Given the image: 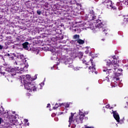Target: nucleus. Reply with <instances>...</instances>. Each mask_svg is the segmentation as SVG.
Masks as SVG:
<instances>
[{
  "instance_id": "nucleus-45",
  "label": "nucleus",
  "mask_w": 128,
  "mask_h": 128,
  "mask_svg": "<svg viewBox=\"0 0 128 128\" xmlns=\"http://www.w3.org/2000/svg\"><path fill=\"white\" fill-rule=\"evenodd\" d=\"M12 70H10V72H12Z\"/></svg>"
},
{
  "instance_id": "nucleus-44",
  "label": "nucleus",
  "mask_w": 128,
  "mask_h": 128,
  "mask_svg": "<svg viewBox=\"0 0 128 128\" xmlns=\"http://www.w3.org/2000/svg\"><path fill=\"white\" fill-rule=\"evenodd\" d=\"M48 50H50L49 48H48Z\"/></svg>"
},
{
  "instance_id": "nucleus-14",
  "label": "nucleus",
  "mask_w": 128,
  "mask_h": 128,
  "mask_svg": "<svg viewBox=\"0 0 128 128\" xmlns=\"http://www.w3.org/2000/svg\"><path fill=\"white\" fill-rule=\"evenodd\" d=\"M75 42H77L78 44H84V41L82 39L76 40Z\"/></svg>"
},
{
  "instance_id": "nucleus-2",
  "label": "nucleus",
  "mask_w": 128,
  "mask_h": 128,
  "mask_svg": "<svg viewBox=\"0 0 128 128\" xmlns=\"http://www.w3.org/2000/svg\"><path fill=\"white\" fill-rule=\"evenodd\" d=\"M90 60L92 66H88L89 64L88 62H86V60H82L83 66H82V68H88V69L90 70V72H96V65L94 64V62H92V60Z\"/></svg>"
},
{
  "instance_id": "nucleus-23",
  "label": "nucleus",
  "mask_w": 128,
  "mask_h": 128,
  "mask_svg": "<svg viewBox=\"0 0 128 128\" xmlns=\"http://www.w3.org/2000/svg\"><path fill=\"white\" fill-rule=\"evenodd\" d=\"M20 70L18 67H16L15 68H12V70Z\"/></svg>"
},
{
  "instance_id": "nucleus-15",
  "label": "nucleus",
  "mask_w": 128,
  "mask_h": 128,
  "mask_svg": "<svg viewBox=\"0 0 128 128\" xmlns=\"http://www.w3.org/2000/svg\"><path fill=\"white\" fill-rule=\"evenodd\" d=\"M64 106V104H59L56 103L55 104V106L53 107V110H56L58 106Z\"/></svg>"
},
{
  "instance_id": "nucleus-22",
  "label": "nucleus",
  "mask_w": 128,
  "mask_h": 128,
  "mask_svg": "<svg viewBox=\"0 0 128 128\" xmlns=\"http://www.w3.org/2000/svg\"><path fill=\"white\" fill-rule=\"evenodd\" d=\"M38 14L39 16L41 14H42V12L40 10H38L36 12Z\"/></svg>"
},
{
  "instance_id": "nucleus-25",
  "label": "nucleus",
  "mask_w": 128,
  "mask_h": 128,
  "mask_svg": "<svg viewBox=\"0 0 128 128\" xmlns=\"http://www.w3.org/2000/svg\"><path fill=\"white\" fill-rule=\"evenodd\" d=\"M22 62L24 64H27V62H26V58H24V59H23Z\"/></svg>"
},
{
  "instance_id": "nucleus-39",
  "label": "nucleus",
  "mask_w": 128,
  "mask_h": 128,
  "mask_svg": "<svg viewBox=\"0 0 128 128\" xmlns=\"http://www.w3.org/2000/svg\"><path fill=\"white\" fill-rule=\"evenodd\" d=\"M9 58H11V60H14V57H13L12 56H10L9 57Z\"/></svg>"
},
{
  "instance_id": "nucleus-13",
  "label": "nucleus",
  "mask_w": 128,
  "mask_h": 128,
  "mask_svg": "<svg viewBox=\"0 0 128 128\" xmlns=\"http://www.w3.org/2000/svg\"><path fill=\"white\" fill-rule=\"evenodd\" d=\"M104 2L106 3V6H107L108 8H110L111 6H112V2L110 0Z\"/></svg>"
},
{
  "instance_id": "nucleus-27",
  "label": "nucleus",
  "mask_w": 128,
  "mask_h": 128,
  "mask_svg": "<svg viewBox=\"0 0 128 128\" xmlns=\"http://www.w3.org/2000/svg\"><path fill=\"white\" fill-rule=\"evenodd\" d=\"M96 16H92V20H96V19L95 18Z\"/></svg>"
},
{
  "instance_id": "nucleus-31",
  "label": "nucleus",
  "mask_w": 128,
  "mask_h": 128,
  "mask_svg": "<svg viewBox=\"0 0 128 128\" xmlns=\"http://www.w3.org/2000/svg\"><path fill=\"white\" fill-rule=\"evenodd\" d=\"M110 104H108L106 106V108H110Z\"/></svg>"
},
{
  "instance_id": "nucleus-42",
  "label": "nucleus",
  "mask_w": 128,
  "mask_h": 128,
  "mask_svg": "<svg viewBox=\"0 0 128 128\" xmlns=\"http://www.w3.org/2000/svg\"><path fill=\"white\" fill-rule=\"evenodd\" d=\"M27 125H28V126H30V123L28 122V123L27 124Z\"/></svg>"
},
{
  "instance_id": "nucleus-24",
  "label": "nucleus",
  "mask_w": 128,
  "mask_h": 128,
  "mask_svg": "<svg viewBox=\"0 0 128 128\" xmlns=\"http://www.w3.org/2000/svg\"><path fill=\"white\" fill-rule=\"evenodd\" d=\"M65 108H70V104H68V103H66V104H65Z\"/></svg>"
},
{
  "instance_id": "nucleus-19",
  "label": "nucleus",
  "mask_w": 128,
  "mask_h": 128,
  "mask_svg": "<svg viewBox=\"0 0 128 128\" xmlns=\"http://www.w3.org/2000/svg\"><path fill=\"white\" fill-rule=\"evenodd\" d=\"M78 56H80V58H82L84 56V53L82 52H79L78 54Z\"/></svg>"
},
{
  "instance_id": "nucleus-3",
  "label": "nucleus",
  "mask_w": 128,
  "mask_h": 128,
  "mask_svg": "<svg viewBox=\"0 0 128 128\" xmlns=\"http://www.w3.org/2000/svg\"><path fill=\"white\" fill-rule=\"evenodd\" d=\"M104 72H106V74L107 76L106 77L105 80H107V82H110L109 78H112V76L116 72V70L114 69V67H112L111 69H107L106 70H103Z\"/></svg>"
},
{
  "instance_id": "nucleus-6",
  "label": "nucleus",
  "mask_w": 128,
  "mask_h": 128,
  "mask_svg": "<svg viewBox=\"0 0 128 128\" xmlns=\"http://www.w3.org/2000/svg\"><path fill=\"white\" fill-rule=\"evenodd\" d=\"M117 70L118 72H114V75L115 76H116V78H114V80H120V78H118V76H120V72H122V68H118V70Z\"/></svg>"
},
{
  "instance_id": "nucleus-35",
  "label": "nucleus",
  "mask_w": 128,
  "mask_h": 128,
  "mask_svg": "<svg viewBox=\"0 0 128 128\" xmlns=\"http://www.w3.org/2000/svg\"><path fill=\"white\" fill-rule=\"evenodd\" d=\"M59 38H60V40H62L64 38V36H60Z\"/></svg>"
},
{
  "instance_id": "nucleus-7",
  "label": "nucleus",
  "mask_w": 128,
  "mask_h": 128,
  "mask_svg": "<svg viewBox=\"0 0 128 128\" xmlns=\"http://www.w3.org/2000/svg\"><path fill=\"white\" fill-rule=\"evenodd\" d=\"M112 112L114 118H115L118 122H120V115L118 114V113L116 111H114V110H112Z\"/></svg>"
},
{
  "instance_id": "nucleus-10",
  "label": "nucleus",
  "mask_w": 128,
  "mask_h": 128,
  "mask_svg": "<svg viewBox=\"0 0 128 128\" xmlns=\"http://www.w3.org/2000/svg\"><path fill=\"white\" fill-rule=\"evenodd\" d=\"M22 120H17L15 122V125L17 126V128H22Z\"/></svg>"
},
{
  "instance_id": "nucleus-30",
  "label": "nucleus",
  "mask_w": 128,
  "mask_h": 128,
  "mask_svg": "<svg viewBox=\"0 0 128 128\" xmlns=\"http://www.w3.org/2000/svg\"><path fill=\"white\" fill-rule=\"evenodd\" d=\"M5 56H8V58H10V54H7L5 55Z\"/></svg>"
},
{
  "instance_id": "nucleus-38",
  "label": "nucleus",
  "mask_w": 128,
  "mask_h": 128,
  "mask_svg": "<svg viewBox=\"0 0 128 128\" xmlns=\"http://www.w3.org/2000/svg\"><path fill=\"white\" fill-rule=\"evenodd\" d=\"M50 104H47L46 108H50Z\"/></svg>"
},
{
  "instance_id": "nucleus-16",
  "label": "nucleus",
  "mask_w": 128,
  "mask_h": 128,
  "mask_svg": "<svg viewBox=\"0 0 128 128\" xmlns=\"http://www.w3.org/2000/svg\"><path fill=\"white\" fill-rule=\"evenodd\" d=\"M74 122H73V124L76 126V124H80V119L78 118H76L74 119Z\"/></svg>"
},
{
  "instance_id": "nucleus-32",
  "label": "nucleus",
  "mask_w": 128,
  "mask_h": 128,
  "mask_svg": "<svg viewBox=\"0 0 128 128\" xmlns=\"http://www.w3.org/2000/svg\"><path fill=\"white\" fill-rule=\"evenodd\" d=\"M24 122L25 124H26V122H28V119H24Z\"/></svg>"
},
{
  "instance_id": "nucleus-34",
  "label": "nucleus",
  "mask_w": 128,
  "mask_h": 128,
  "mask_svg": "<svg viewBox=\"0 0 128 128\" xmlns=\"http://www.w3.org/2000/svg\"><path fill=\"white\" fill-rule=\"evenodd\" d=\"M69 122L68 127L70 128V126H72V122L70 121V122Z\"/></svg>"
},
{
  "instance_id": "nucleus-46",
  "label": "nucleus",
  "mask_w": 128,
  "mask_h": 128,
  "mask_svg": "<svg viewBox=\"0 0 128 128\" xmlns=\"http://www.w3.org/2000/svg\"><path fill=\"white\" fill-rule=\"evenodd\" d=\"M102 40H104V39H102Z\"/></svg>"
},
{
  "instance_id": "nucleus-29",
  "label": "nucleus",
  "mask_w": 128,
  "mask_h": 128,
  "mask_svg": "<svg viewBox=\"0 0 128 128\" xmlns=\"http://www.w3.org/2000/svg\"><path fill=\"white\" fill-rule=\"evenodd\" d=\"M4 48V46L2 45H0V50H2Z\"/></svg>"
},
{
  "instance_id": "nucleus-36",
  "label": "nucleus",
  "mask_w": 128,
  "mask_h": 128,
  "mask_svg": "<svg viewBox=\"0 0 128 128\" xmlns=\"http://www.w3.org/2000/svg\"><path fill=\"white\" fill-rule=\"evenodd\" d=\"M2 118L0 117V124H2Z\"/></svg>"
},
{
  "instance_id": "nucleus-33",
  "label": "nucleus",
  "mask_w": 128,
  "mask_h": 128,
  "mask_svg": "<svg viewBox=\"0 0 128 128\" xmlns=\"http://www.w3.org/2000/svg\"><path fill=\"white\" fill-rule=\"evenodd\" d=\"M3 112H4L3 110H0V115L2 114Z\"/></svg>"
},
{
  "instance_id": "nucleus-37",
  "label": "nucleus",
  "mask_w": 128,
  "mask_h": 128,
  "mask_svg": "<svg viewBox=\"0 0 128 128\" xmlns=\"http://www.w3.org/2000/svg\"><path fill=\"white\" fill-rule=\"evenodd\" d=\"M0 74H3V76H4V74H6V72H0Z\"/></svg>"
},
{
  "instance_id": "nucleus-1",
  "label": "nucleus",
  "mask_w": 128,
  "mask_h": 128,
  "mask_svg": "<svg viewBox=\"0 0 128 128\" xmlns=\"http://www.w3.org/2000/svg\"><path fill=\"white\" fill-rule=\"evenodd\" d=\"M18 78L21 80V82L24 84L25 88L30 92H36L38 90V88L40 86V85L36 84L34 82H30V80H32L30 75L27 74L23 76L22 77L18 76Z\"/></svg>"
},
{
  "instance_id": "nucleus-5",
  "label": "nucleus",
  "mask_w": 128,
  "mask_h": 128,
  "mask_svg": "<svg viewBox=\"0 0 128 128\" xmlns=\"http://www.w3.org/2000/svg\"><path fill=\"white\" fill-rule=\"evenodd\" d=\"M64 64L66 66H68V68H74V66L72 64V59H70V58H68L65 60Z\"/></svg>"
},
{
  "instance_id": "nucleus-21",
  "label": "nucleus",
  "mask_w": 128,
  "mask_h": 128,
  "mask_svg": "<svg viewBox=\"0 0 128 128\" xmlns=\"http://www.w3.org/2000/svg\"><path fill=\"white\" fill-rule=\"evenodd\" d=\"M20 60H23L24 59V55H20Z\"/></svg>"
},
{
  "instance_id": "nucleus-17",
  "label": "nucleus",
  "mask_w": 128,
  "mask_h": 128,
  "mask_svg": "<svg viewBox=\"0 0 128 128\" xmlns=\"http://www.w3.org/2000/svg\"><path fill=\"white\" fill-rule=\"evenodd\" d=\"M72 39L73 40H79L80 39V35L78 34H75L74 36H73L72 37Z\"/></svg>"
},
{
  "instance_id": "nucleus-40",
  "label": "nucleus",
  "mask_w": 128,
  "mask_h": 128,
  "mask_svg": "<svg viewBox=\"0 0 128 128\" xmlns=\"http://www.w3.org/2000/svg\"><path fill=\"white\" fill-rule=\"evenodd\" d=\"M85 128H94V127H90V126H88V127H86Z\"/></svg>"
},
{
  "instance_id": "nucleus-12",
  "label": "nucleus",
  "mask_w": 128,
  "mask_h": 128,
  "mask_svg": "<svg viewBox=\"0 0 128 128\" xmlns=\"http://www.w3.org/2000/svg\"><path fill=\"white\" fill-rule=\"evenodd\" d=\"M70 116L69 117L68 122H74V114L71 112Z\"/></svg>"
},
{
  "instance_id": "nucleus-26",
  "label": "nucleus",
  "mask_w": 128,
  "mask_h": 128,
  "mask_svg": "<svg viewBox=\"0 0 128 128\" xmlns=\"http://www.w3.org/2000/svg\"><path fill=\"white\" fill-rule=\"evenodd\" d=\"M4 68H8V64L5 63L3 64Z\"/></svg>"
},
{
  "instance_id": "nucleus-8",
  "label": "nucleus",
  "mask_w": 128,
  "mask_h": 128,
  "mask_svg": "<svg viewBox=\"0 0 128 128\" xmlns=\"http://www.w3.org/2000/svg\"><path fill=\"white\" fill-rule=\"evenodd\" d=\"M97 26H98L97 28H98L100 32H102L103 34H106V32H105L106 29H104V27H102L104 26V24H102V23H100Z\"/></svg>"
},
{
  "instance_id": "nucleus-28",
  "label": "nucleus",
  "mask_w": 128,
  "mask_h": 128,
  "mask_svg": "<svg viewBox=\"0 0 128 128\" xmlns=\"http://www.w3.org/2000/svg\"><path fill=\"white\" fill-rule=\"evenodd\" d=\"M124 20H126V22H128V15L127 16H126V17L124 18Z\"/></svg>"
},
{
  "instance_id": "nucleus-20",
  "label": "nucleus",
  "mask_w": 128,
  "mask_h": 128,
  "mask_svg": "<svg viewBox=\"0 0 128 128\" xmlns=\"http://www.w3.org/2000/svg\"><path fill=\"white\" fill-rule=\"evenodd\" d=\"M110 8H112L114 10H116V6H114V5L112 4Z\"/></svg>"
},
{
  "instance_id": "nucleus-4",
  "label": "nucleus",
  "mask_w": 128,
  "mask_h": 128,
  "mask_svg": "<svg viewBox=\"0 0 128 128\" xmlns=\"http://www.w3.org/2000/svg\"><path fill=\"white\" fill-rule=\"evenodd\" d=\"M107 66H112V68H114V70H118V64L116 63V61L112 60L110 63H107Z\"/></svg>"
},
{
  "instance_id": "nucleus-43",
  "label": "nucleus",
  "mask_w": 128,
  "mask_h": 128,
  "mask_svg": "<svg viewBox=\"0 0 128 128\" xmlns=\"http://www.w3.org/2000/svg\"><path fill=\"white\" fill-rule=\"evenodd\" d=\"M90 14H92V11H90Z\"/></svg>"
},
{
  "instance_id": "nucleus-18",
  "label": "nucleus",
  "mask_w": 128,
  "mask_h": 128,
  "mask_svg": "<svg viewBox=\"0 0 128 128\" xmlns=\"http://www.w3.org/2000/svg\"><path fill=\"white\" fill-rule=\"evenodd\" d=\"M28 42H25L22 44L24 48H28Z\"/></svg>"
},
{
  "instance_id": "nucleus-11",
  "label": "nucleus",
  "mask_w": 128,
  "mask_h": 128,
  "mask_svg": "<svg viewBox=\"0 0 128 128\" xmlns=\"http://www.w3.org/2000/svg\"><path fill=\"white\" fill-rule=\"evenodd\" d=\"M79 115L80 116V122H82L84 120V116H86V115L82 111H80Z\"/></svg>"
},
{
  "instance_id": "nucleus-41",
  "label": "nucleus",
  "mask_w": 128,
  "mask_h": 128,
  "mask_svg": "<svg viewBox=\"0 0 128 128\" xmlns=\"http://www.w3.org/2000/svg\"><path fill=\"white\" fill-rule=\"evenodd\" d=\"M6 70H7V72H10V69L9 68H6Z\"/></svg>"
},
{
  "instance_id": "nucleus-9",
  "label": "nucleus",
  "mask_w": 128,
  "mask_h": 128,
  "mask_svg": "<svg viewBox=\"0 0 128 128\" xmlns=\"http://www.w3.org/2000/svg\"><path fill=\"white\" fill-rule=\"evenodd\" d=\"M1 108L3 110V113L2 114L4 116V118H10V114H8V110L4 111V108L2 106H1Z\"/></svg>"
}]
</instances>
